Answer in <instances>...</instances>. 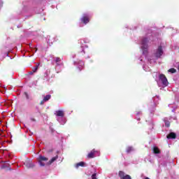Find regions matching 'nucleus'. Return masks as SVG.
Here are the masks:
<instances>
[{
    "instance_id": "1",
    "label": "nucleus",
    "mask_w": 179,
    "mask_h": 179,
    "mask_svg": "<svg viewBox=\"0 0 179 179\" xmlns=\"http://www.w3.org/2000/svg\"><path fill=\"white\" fill-rule=\"evenodd\" d=\"M52 64L55 65V69L57 73H59L62 71L64 66V62L59 57H55L52 58Z\"/></svg>"
},
{
    "instance_id": "2",
    "label": "nucleus",
    "mask_w": 179,
    "mask_h": 179,
    "mask_svg": "<svg viewBox=\"0 0 179 179\" xmlns=\"http://www.w3.org/2000/svg\"><path fill=\"white\" fill-rule=\"evenodd\" d=\"M149 36H146V37H144L141 39V49L143 51V55L145 57V58H148V48L149 45H148V43H149V40H150V38H148Z\"/></svg>"
},
{
    "instance_id": "3",
    "label": "nucleus",
    "mask_w": 179,
    "mask_h": 179,
    "mask_svg": "<svg viewBox=\"0 0 179 179\" xmlns=\"http://www.w3.org/2000/svg\"><path fill=\"white\" fill-rule=\"evenodd\" d=\"M163 54H164V50H163V47L162 45L158 46L153 52V55L157 59H159V58H162Z\"/></svg>"
},
{
    "instance_id": "4",
    "label": "nucleus",
    "mask_w": 179,
    "mask_h": 179,
    "mask_svg": "<svg viewBox=\"0 0 179 179\" xmlns=\"http://www.w3.org/2000/svg\"><path fill=\"white\" fill-rule=\"evenodd\" d=\"M37 161L41 167H44V166H45V162H48V158L43 155H39L37 158Z\"/></svg>"
},
{
    "instance_id": "5",
    "label": "nucleus",
    "mask_w": 179,
    "mask_h": 179,
    "mask_svg": "<svg viewBox=\"0 0 179 179\" xmlns=\"http://www.w3.org/2000/svg\"><path fill=\"white\" fill-rule=\"evenodd\" d=\"M159 79L164 87L169 86V80L164 74H159Z\"/></svg>"
},
{
    "instance_id": "6",
    "label": "nucleus",
    "mask_w": 179,
    "mask_h": 179,
    "mask_svg": "<svg viewBox=\"0 0 179 179\" xmlns=\"http://www.w3.org/2000/svg\"><path fill=\"white\" fill-rule=\"evenodd\" d=\"M97 156H100V152L99 150H92L88 155V159H93L94 157H97Z\"/></svg>"
},
{
    "instance_id": "7",
    "label": "nucleus",
    "mask_w": 179,
    "mask_h": 179,
    "mask_svg": "<svg viewBox=\"0 0 179 179\" xmlns=\"http://www.w3.org/2000/svg\"><path fill=\"white\" fill-rule=\"evenodd\" d=\"M80 21L84 23V24H87L90 20H89V14L85 13L83 15V17L80 18Z\"/></svg>"
},
{
    "instance_id": "8",
    "label": "nucleus",
    "mask_w": 179,
    "mask_h": 179,
    "mask_svg": "<svg viewBox=\"0 0 179 179\" xmlns=\"http://www.w3.org/2000/svg\"><path fill=\"white\" fill-rule=\"evenodd\" d=\"M73 65H76V66L77 65L79 71H82V69L83 68V66H85V63H83L82 60H80V61L74 62Z\"/></svg>"
},
{
    "instance_id": "9",
    "label": "nucleus",
    "mask_w": 179,
    "mask_h": 179,
    "mask_svg": "<svg viewBox=\"0 0 179 179\" xmlns=\"http://www.w3.org/2000/svg\"><path fill=\"white\" fill-rule=\"evenodd\" d=\"M119 177L120 179H132L129 175H125L124 171L119 172Z\"/></svg>"
},
{
    "instance_id": "10",
    "label": "nucleus",
    "mask_w": 179,
    "mask_h": 179,
    "mask_svg": "<svg viewBox=\"0 0 179 179\" xmlns=\"http://www.w3.org/2000/svg\"><path fill=\"white\" fill-rule=\"evenodd\" d=\"M57 120L61 125H65L66 124V118L64 116L57 117Z\"/></svg>"
},
{
    "instance_id": "11",
    "label": "nucleus",
    "mask_w": 179,
    "mask_h": 179,
    "mask_svg": "<svg viewBox=\"0 0 179 179\" xmlns=\"http://www.w3.org/2000/svg\"><path fill=\"white\" fill-rule=\"evenodd\" d=\"M51 99V95L50 94H47L46 96H43V99L41 101V106H43L44 103L46 101H48Z\"/></svg>"
},
{
    "instance_id": "12",
    "label": "nucleus",
    "mask_w": 179,
    "mask_h": 179,
    "mask_svg": "<svg viewBox=\"0 0 179 179\" xmlns=\"http://www.w3.org/2000/svg\"><path fill=\"white\" fill-rule=\"evenodd\" d=\"M55 115L57 117H64L65 113H64V110H56V111H55Z\"/></svg>"
},
{
    "instance_id": "13",
    "label": "nucleus",
    "mask_w": 179,
    "mask_h": 179,
    "mask_svg": "<svg viewBox=\"0 0 179 179\" xmlns=\"http://www.w3.org/2000/svg\"><path fill=\"white\" fill-rule=\"evenodd\" d=\"M24 166H26L27 169H33L34 166H36L33 162H26L24 163Z\"/></svg>"
},
{
    "instance_id": "14",
    "label": "nucleus",
    "mask_w": 179,
    "mask_h": 179,
    "mask_svg": "<svg viewBox=\"0 0 179 179\" xmlns=\"http://www.w3.org/2000/svg\"><path fill=\"white\" fill-rule=\"evenodd\" d=\"M177 134L174 132H171L169 135L166 136L167 139H176Z\"/></svg>"
},
{
    "instance_id": "15",
    "label": "nucleus",
    "mask_w": 179,
    "mask_h": 179,
    "mask_svg": "<svg viewBox=\"0 0 179 179\" xmlns=\"http://www.w3.org/2000/svg\"><path fill=\"white\" fill-rule=\"evenodd\" d=\"M76 169H79V167H85V162H80L75 164Z\"/></svg>"
},
{
    "instance_id": "16",
    "label": "nucleus",
    "mask_w": 179,
    "mask_h": 179,
    "mask_svg": "<svg viewBox=\"0 0 179 179\" xmlns=\"http://www.w3.org/2000/svg\"><path fill=\"white\" fill-rule=\"evenodd\" d=\"M169 107H170V108H172V113H174V111H176V110H177V105H176V103H174L173 106V104H169Z\"/></svg>"
},
{
    "instance_id": "17",
    "label": "nucleus",
    "mask_w": 179,
    "mask_h": 179,
    "mask_svg": "<svg viewBox=\"0 0 179 179\" xmlns=\"http://www.w3.org/2000/svg\"><path fill=\"white\" fill-rule=\"evenodd\" d=\"M82 41H83L84 44H87V43H90V41L87 38L78 40V43H82Z\"/></svg>"
},
{
    "instance_id": "18",
    "label": "nucleus",
    "mask_w": 179,
    "mask_h": 179,
    "mask_svg": "<svg viewBox=\"0 0 179 179\" xmlns=\"http://www.w3.org/2000/svg\"><path fill=\"white\" fill-rule=\"evenodd\" d=\"M79 44H80L81 45V48H82V51L80 52V55H85V49H83V44H85V43H83V41H82V43H78Z\"/></svg>"
},
{
    "instance_id": "19",
    "label": "nucleus",
    "mask_w": 179,
    "mask_h": 179,
    "mask_svg": "<svg viewBox=\"0 0 179 179\" xmlns=\"http://www.w3.org/2000/svg\"><path fill=\"white\" fill-rule=\"evenodd\" d=\"M152 100L154 101L155 106H156V104H157V103L159 102V100H160V98L159 97V96H156L153 97Z\"/></svg>"
},
{
    "instance_id": "20",
    "label": "nucleus",
    "mask_w": 179,
    "mask_h": 179,
    "mask_svg": "<svg viewBox=\"0 0 179 179\" xmlns=\"http://www.w3.org/2000/svg\"><path fill=\"white\" fill-rule=\"evenodd\" d=\"M127 153H131V152H134V147L132 146H129L126 149Z\"/></svg>"
},
{
    "instance_id": "21",
    "label": "nucleus",
    "mask_w": 179,
    "mask_h": 179,
    "mask_svg": "<svg viewBox=\"0 0 179 179\" xmlns=\"http://www.w3.org/2000/svg\"><path fill=\"white\" fill-rule=\"evenodd\" d=\"M58 159V155H57L55 157H52L49 162H48V164H52V163H54V162H55V160H57Z\"/></svg>"
},
{
    "instance_id": "22",
    "label": "nucleus",
    "mask_w": 179,
    "mask_h": 179,
    "mask_svg": "<svg viewBox=\"0 0 179 179\" xmlns=\"http://www.w3.org/2000/svg\"><path fill=\"white\" fill-rule=\"evenodd\" d=\"M24 95L25 96L27 100H32L31 96L27 92H24Z\"/></svg>"
},
{
    "instance_id": "23",
    "label": "nucleus",
    "mask_w": 179,
    "mask_h": 179,
    "mask_svg": "<svg viewBox=\"0 0 179 179\" xmlns=\"http://www.w3.org/2000/svg\"><path fill=\"white\" fill-rule=\"evenodd\" d=\"M153 152L155 155H158V153H160V150H159V148H157V147H154Z\"/></svg>"
},
{
    "instance_id": "24",
    "label": "nucleus",
    "mask_w": 179,
    "mask_h": 179,
    "mask_svg": "<svg viewBox=\"0 0 179 179\" xmlns=\"http://www.w3.org/2000/svg\"><path fill=\"white\" fill-rule=\"evenodd\" d=\"M38 66H40V64H36L33 69V72L36 73L37 72V70L38 69Z\"/></svg>"
},
{
    "instance_id": "25",
    "label": "nucleus",
    "mask_w": 179,
    "mask_h": 179,
    "mask_svg": "<svg viewBox=\"0 0 179 179\" xmlns=\"http://www.w3.org/2000/svg\"><path fill=\"white\" fill-rule=\"evenodd\" d=\"M168 72L171 73H176V72H177V70H176V69L174 68H171L169 70H168Z\"/></svg>"
},
{
    "instance_id": "26",
    "label": "nucleus",
    "mask_w": 179,
    "mask_h": 179,
    "mask_svg": "<svg viewBox=\"0 0 179 179\" xmlns=\"http://www.w3.org/2000/svg\"><path fill=\"white\" fill-rule=\"evenodd\" d=\"M92 179H97V172L95 171L94 173L92 175Z\"/></svg>"
},
{
    "instance_id": "27",
    "label": "nucleus",
    "mask_w": 179,
    "mask_h": 179,
    "mask_svg": "<svg viewBox=\"0 0 179 179\" xmlns=\"http://www.w3.org/2000/svg\"><path fill=\"white\" fill-rule=\"evenodd\" d=\"M164 122H165V125H166V127H170V122H169L168 120H167V118H165L164 119Z\"/></svg>"
},
{
    "instance_id": "28",
    "label": "nucleus",
    "mask_w": 179,
    "mask_h": 179,
    "mask_svg": "<svg viewBox=\"0 0 179 179\" xmlns=\"http://www.w3.org/2000/svg\"><path fill=\"white\" fill-rule=\"evenodd\" d=\"M149 125H150V127H151V128H152V129H153V120H150V122H149Z\"/></svg>"
},
{
    "instance_id": "29",
    "label": "nucleus",
    "mask_w": 179,
    "mask_h": 179,
    "mask_svg": "<svg viewBox=\"0 0 179 179\" xmlns=\"http://www.w3.org/2000/svg\"><path fill=\"white\" fill-rule=\"evenodd\" d=\"M148 62H150V64H152V62H156V60L151 59H148Z\"/></svg>"
},
{
    "instance_id": "30",
    "label": "nucleus",
    "mask_w": 179,
    "mask_h": 179,
    "mask_svg": "<svg viewBox=\"0 0 179 179\" xmlns=\"http://www.w3.org/2000/svg\"><path fill=\"white\" fill-rule=\"evenodd\" d=\"M175 97H176V100L177 101H179V94H176V96H175Z\"/></svg>"
},
{
    "instance_id": "31",
    "label": "nucleus",
    "mask_w": 179,
    "mask_h": 179,
    "mask_svg": "<svg viewBox=\"0 0 179 179\" xmlns=\"http://www.w3.org/2000/svg\"><path fill=\"white\" fill-rule=\"evenodd\" d=\"M31 51H32V52H34H34H37V48H33L32 50H31Z\"/></svg>"
},
{
    "instance_id": "32",
    "label": "nucleus",
    "mask_w": 179,
    "mask_h": 179,
    "mask_svg": "<svg viewBox=\"0 0 179 179\" xmlns=\"http://www.w3.org/2000/svg\"><path fill=\"white\" fill-rule=\"evenodd\" d=\"M143 68L144 71H145L146 72H147V71H149V70L146 69V66H143Z\"/></svg>"
},
{
    "instance_id": "33",
    "label": "nucleus",
    "mask_w": 179,
    "mask_h": 179,
    "mask_svg": "<svg viewBox=\"0 0 179 179\" xmlns=\"http://www.w3.org/2000/svg\"><path fill=\"white\" fill-rule=\"evenodd\" d=\"M71 57H72V58H76V54H73V55H71Z\"/></svg>"
},
{
    "instance_id": "34",
    "label": "nucleus",
    "mask_w": 179,
    "mask_h": 179,
    "mask_svg": "<svg viewBox=\"0 0 179 179\" xmlns=\"http://www.w3.org/2000/svg\"><path fill=\"white\" fill-rule=\"evenodd\" d=\"M50 131L51 132H55V130H54V129H52V127H50Z\"/></svg>"
},
{
    "instance_id": "35",
    "label": "nucleus",
    "mask_w": 179,
    "mask_h": 179,
    "mask_svg": "<svg viewBox=\"0 0 179 179\" xmlns=\"http://www.w3.org/2000/svg\"><path fill=\"white\" fill-rule=\"evenodd\" d=\"M34 73V72H33V71L29 72V75H33Z\"/></svg>"
},
{
    "instance_id": "36",
    "label": "nucleus",
    "mask_w": 179,
    "mask_h": 179,
    "mask_svg": "<svg viewBox=\"0 0 179 179\" xmlns=\"http://www.w3.org/2000/svg\"><path fill=\"white\" fill-rule=\"evenodd\" d=\"M153 112H155V108H153L152 110L150 111L151 114H152Z\"/></svg>"
},
{
    "instance_id": "37",
    "label": "nucleus",
    "mask_w": 179,
    "mask_h": 179,
    "mask_svg": "<svg viewBox=\"0 0 179 179\" xmlns=\"http://www.w3.org/2000/svg\"><path fill=\"white\" fill-rule=\"evenodd\" d=\"M139 114H141V112H138V113H136V115H139Z\"/></svg>"
},
{
    "instance_id": "38",
    "label": "nucleus",
    "mask_w": 179,
    "mask_h": 179,
    "mask_svg": "<svg viewBox=\"0 0 179 179\" xmlns=\"http://www.w3.org/2000/svg\"><path fill=\"white\" fill-rule=\"evenodd\" d=\"M9 56V53H6V57H8Z\"/></svg>"
},
{
    "instance_id": "39",
    "label": "nucleus",
    "mask_w": 179,
    "mask_h": 179,
    "mask_svg": "<svg viewBox=\"0 0 179 179\" xmlns=\"http://www.w3.org/2000/svg\"><path fill=\"white\" fill-rule=\"evenodd\" d=\"M45 76H48V72L45 73Z\"/></svg>"
},
{
    "instance_id": "40",
    "label": "nucleus",
    "mask_w": 179,
    "mask_h": 179,
    "mask_svg": "<svg viewBox=\"0 0 179 179\" xmlns=\"http://www.w3.org/2000/svg\"><path fill=\"white\" fill-rule=\"evenodd\" d=\"M137 121H141V118H137Z\"/></svg>"
},
{
    "instance_id": "41",
    "label": "nucleus",
    "mask_w": 179,
    "mask_h": 179,
    "mask_svg": "<svg viewBox=\"0 0 179 179\" xmlns=\"http://www.w3.org/2000/svg\"><path fill=\"white\" fill-rule=\"evenodd\" d=\"M31 121H36V119H31Z\"/></svg>"
},
{
    "instance_id": "42",
    "label": "nucleus",
    "mask_w": 179,
    "mask_h": 179,
    "mask_svg": "<svg viewBox=\"0 0 179 179\" xmlns=\"http://www.w3.org/2000/svg\"><path fill=\"white\" fill-rule=\"evenodd\" d=\"M22 13H23V12H20V15H22Z\"/></svg>"
},
{
    "instance_id": "43",
    "label": "nucleus",
    "mask_w": 179,
    "mask_h": 179,
    "mask_svg": "<svg viewBox=\"0 0 179 179\" xmlns=\"http://www.w3.org/2000/svg\"><path fill=\"white\" fill-rule=\"evenodd\" d=\"M140 61H141V62H142V61H143V59H140Z\"/></svg>"
}]
</instances>
